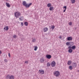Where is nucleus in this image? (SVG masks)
Returning a JSON list of instances; mask_svg holds the SVG:
<instances>
[{
    "mask_svg": "<svg viewBox=\"0 0 79 79\" xmlns=\"http://www.w3.org/2000/svg\"><path fill=\"white\" fill-rule=\"evenodd\" d=\"M15 16L16 18H18L19 16H21V13L20 12H17L15 14Z\"/></svg>",
    "mask_w": 79,
    "mask_h": 79,
    "instance_id": "obj_1",
    "label": "nucleus"
},
{
    "mask_svg": "<svg viewBox=\"0 0 79 79\" xmlns=\"http://www.w3.org/2000/svg\"><path fill=\"white\" fill-rule=\"evenodd\" d=\"M60 74V72L58 71H56L54 73V75L56 77L59 76Z\"/></svg>",
    "mask_w": 79,
    "mask_h": 79,
    "instance_id": "obj_2",
    "label": "nucleus"
},
{
    "mask_svg": "<svg viewBox=\"0 0 79 79\" xmlns=\"http://www.w3.org/2000/svg\"><path fill=\"white\" fill-rule=\"evenodd\" d=\"M51 64L52 67H55L56 65V62L55 61H53Z\"/></svg>",
    "mask_w": 79,
    "mask_h": 79,
    "instance_id": "obj_3",
    "label": "nucleus"
},
{
    "mask_svg": "<svg viewBox=\"0 0 79 79\" xmlns=\"http://www.w3.org/2000/svg\"><path fill=\"white\" fill-rule=\"evenodd\" d=\"M46 56V57L48 59H50V58H52V56H51V55L49 54H47Z\"/></svg>",
    "mask_w": 79,
    "mask_h": 79,
    "instance_id": "obj_4",
    "label": "nucleus"
},
{
    "mask_svg": "<svg viewBox=\"0 0 79 79\" xmlns=\"http://www.w3.org/2000/svg\"><path fill=\"white\" fill-rule=\"evenodd\" d=\"M23 5L24 6H26V8H27V4L26 3V2L25 1L23 2Z\"/></svg>",
    "mask_w": 79,
    "mask_h": 79,
    "instance_id": "obj_5",
    "label": "nucleus"
},
{
    "mask_svg": "<svg viewBox=\"0 0 79 79\" xmlns=\"http://www.w3.org/2000/svg\"><path fill=\"white\" fill-rule=\"evenodd\" d=\"M39 71L41 74H44V70H40Z\"/></svg>",
    "mask_w": 79,
    "mask_h": 79,
    "instance_id": "obj_6",
    "label": "nucleus"
},
{
    "mask_svg": "<svg viewBox=\"0 0 79 79\" xmlns=\"http://www.w3.org/2000/svg\"><path fill=\"white\" fill-rule=\"evenodd\" d=\"M67 40L69 41H71V40H73V38L71 37H68L67 38Z\"/></svg>",
    "mask_w": 79,
    "mask_h": 79,
    "instance_id": "obj_7",
    "label": "nucleus"
},
{
    "mask_svg": "<svg viewBox=\"0 0 79 79\" xmlns=\"http://www.w3.org/2000/svg\"><path fill=\"white\" fill-rule=\"evenodd\" d=\"M6 4L7 6L8 7L10 8V7L11 6H10V4H9V3H7V2H6Z\"/></svg>",
    "mask_w": 79,
    "mask_h": 79,
    "instance_id": "obj_8",
    "label": "nucleus"
},
{
    "mask_svg": "<svg viewBox=\"0 0 79 79\" xmlns=\"http://www.w3.org/2000/svg\"><path fill=\"white\" fill-rule=\"evenodd\" d=\"M45 60L44 59H43V58H42L40 60V62L41 63H44V61Z\"/></svg>",
    "mask_w": 79,
    "mask_h": 79,
    "instance_id": "obj_9",
    "label": "nucleus"
},
{
    "mask_svg": "<svg viewBox=\"0 0 79 79\" xmlns=\"http://www.w3.org/2000/svg\"><path fill=\"white\" fill-rule=\"evenodd\" d=\"M49 10L50 11H52L53 10V6H51L49 8Z\"/></svg>",
    "mask_w": 79,
    "mask_h": 79,
    "instance_id": "obj_10",
    "label": "nucleus"
},
{
    "mask_svg": "<svg viewBox=\"0 0 79 79\" xmlns=\"http://www.w3.org/2000/svg\"><path fill=\"white\" fill-rule=\"evenodd\" d=\"M44 31L45 32H47V31H48V28L47 27H44Z\"/></svg>",
    "mask_w": 79,
    "mask_h": 79,
    "instance_id": "obj_11",
    "label": "nucleus"
},
{
    "mask_svg": "<svg viewBox=\"0 0 79 79\" xmlns=\"http://www.w3.org/2000/svg\"><path fill=\"white\" fill-rule=\"evenodd\" d=\"M15 79V77H14V76L13 75H11L10 76V79Z\"/></svg>",
    "mask_w": 79,
    "mask_h": 79,
    "instance_id": "obj_12",
    "label": "nucleus"
},
{
    "mask_svg": "<svg viewBox=\"0 0 79 79\" xmlns=\"http://www.w3.org/2000/svg\"><path fill=\"white\" fill-rule=\"evenodd\" d=\"M72 61H68L67 64L68 65H70L71 64Z\"/></svg>",
    "mask_w": 79,
    "mask_h": 79,
    "instance_id": "obj_13",
    "label": "nucleus"
},
{
    "mask_svg": "<svg viewBox=\"0 0 79 79\" xmlns=\"http://www.w3.org/2000/svg\"><path fill=\"white\" fill-rule=\"evenodd\" d=\"M70 44H71V42H67L66 43V44L67 45H68V46Z\"/></svg>",
    "mask_w": 79,
    "mask_h": 79,
    "instance_id": "obj_14",
    "label": "nucleus"
},
{
    "mask_svg": "<svg viewBox=\"0 0 79 79\" xmlns=\"http://www.w3.org/2000/svg\"><path fill=\"white\" fill-rule=\"evenodd\" d=\"M51 6H52V5L51 4V3H48L47 5V6L48 8H49V7H51Z\"/></svg>",
    "mask_w": 79,
    "mask_h": 79,
    "instance_id": "obj_15",
    "label": "nucleus"
},
{
    "mask_svg": "<svg viewBox=\"0 0 79 79\" xmlns=\"http://www.w3.org/2000/svg\"><path fill=\"white\" fill-rule=\"evenodd\" d=\"M72 49L73 50H75V49H76V46H73L72 47Z\"/></svg>",
    "mask_w": 79,
    "mask_h": 79,
    "instance_id": "obj_16",
    "label": "nucleus"
},
{
    "mask_svg": "<svg viewBox=\"0 0 79 79\" xmlns=\"http://www.w3.org/2000/svg\"><path fill=\"white\" fill-rule=\"evenodd\" d=\"M68 52L69 53H72V52H73V50L71 49H70L69 50Z\"/></svg>",
    "mask_w": 79,
    "mask_h": 79,
    "instance_id": "obj_17",
    "label": "nucleus"
},
{
    "mask_svg": "<svg viewBox=\"0 0 79 79\" xmlns=\"http://www.w3.org/2000/svg\"><path fill=\"white\" fill-rule=\"evenodd\" d=\"M6 79H10V76L9 75H7L6 77Z\"/></svg>",
    "mask_w": 79,
    "mask_h": 79,
    "instance_id": "obj_18",
    "label": "nucleus"
},
{
    "mask_svg": "<svg viewBox=\"0 0 79 79\" xmlns=\"http://www.w3.org/2000/svg\"><path fill=\"white\" fill-rule=\"evenodd\" d=\"M24 24H25L26 26H27L28 25V23L27 22H25L24 23Z\"/></svg>",
    "mask_w": 79,
    "mask_h": 79,
    "instance_id": "obj_19",
    "label": "nucleus"
},
{
    "mask_svg": "<svg viewBox=\"0 0 79 79\" xmlns=\"http://www.w3.org/2000/svg\"><path fill=\"white\" fill-rule=\"evenodd\" d=\"M37 48H38L37 47L35 46V48L34 50H35V51H36V50H37Z\"/></svg>",
    "mask_w": 79,
    "mask_h": 79,
    "instance_id": "obj_20",
    "label": "nucleus"
},
{
    "mask_svg": "<svg viewBox=\"0 0 79 79\" xmlns=\"http://www.w3.org/2000/svg\"><path fill=\"white\" fill-rule=\"evenodd\" d=\"M36 40V39L35 38H33L32 39V42H35Z\"/></svg>",
    "mask_w": 79,
    "mask_h": 79,
    "instance_id": "obj_21",
    "label": "nucleus"
},
{
    "mask_svg": "<svg viewBox=\"0 0 79 79\" xmlns=\"http://www.w3.org/2000/svg\"><path fill=\"white\" fill-rule=\"evenodd\" d=\"M32 5V3H30L29 4H27V8H29V6H30V5Z\"/></svg>",
    "mask_w": 79,
    "mask_h": 79,
    "instance_id": "obj_22",
    "label": "nucleus"
},
{
    "mask_svg": "<svg viewBox=\"0 0 79 79\" xmlns=\"http://www.w3.org/2000/svg\"><path fill=\"white\" fill-rule=\"evenodd\" d=\"M72 3H75V0H71Z\"/></svg>",
    "mask_w": 79,
    "mask_h": 79,
    "instance_id": "obj_23",
    "label": "nucleus"
},
{
    "mask_svg": "<svg viewBox=\"0 0 79 79\" xmlns=\"http://www.w3.org/2000/svg\"><path fill=\"white\" fill-rule=\"evenodd\" d=\"M51 28H52V30H53V29H55V26L54 25L52 26H51Z\"/></svg>",
    "mask_w": 79,
    "mask_h": 79,
    "instance_id": "obj_24",
    "label": "nucleus"
},
{
    "mask_svg": "<svg viewBox=\"0 0 79 79\" xmlns=\"http://www.w3.org/2000/svg\"><path fill=\"white\" fill-rule=\"evenodd\" d=\"M69 69H70V70H72V69H73V67H72V66H69Z\"/></svg>",
    "mask_w": 79,
    "mask_h": 79,
    "instance_id": "obj_25",
    "label": "nucleus"
},
{
    "mask_svg": "<svg viewBox=\"0 0 79 79\" xmlns=\"http://www.w3.org/2000/svg\"><path fill=\"white\" fill-rule=\"evenodd\" d=\"M6 29L5 30V31H8L9 28H8V26H6Z\"/></svg>",
    "mask_w": 79,
    "mask_h": 79,
    "instance_id": "obj_26",
    "label": "nucleus"
},
{
    "mask_svg": "<svg viewBox=\"0 0 79 79\" xmlns=\"http://www.w3.org/2000/svg\"><path fill=\"white\" fill-rule=\"evenodd\" d=\"M47 66H50V63L48 62L47 64Z\"/></svg>",
    "mask_w": 79,
    "mask_h": 79,
    "instance_id": "obj_27",
    "label": "nucleus"
},
{
    "mask_svg": "<svg viewBox=\"0 0 79 79\" xmlns=\"http://www.w3.org/2000/svg\"><path fill=\"white\" fill-rule=\"evenodd\" d=\"M73 65L75 66V67H76V66H77V64H76V63H75L73 64Z\"/></svg>",
    "mask_w": 79,
    "mask_h": 79,
    "instance_id": "obj_28",
    "label": "nucleus"
},
{
    "mask_svg": "<svg viewBox=\"0 0 79 79\" xmlns=\"http://www.w3.org/2000/svg\"><path fill=\"white\" fill-rule=\"evenodd\" d=\"M63 8L64 9H65L66 10V8H67V7H66V6H65Z\"/></svg>",
    "mask_w": 79,
    "mask_h": 79,
    "instance_id": "obj_29",
    "label": "nucleus"
},
{
    "mask_svg": "<svg viewBox=\"0 0 79 79\" xmlns=\"http://www.w3.org/2000/svg\"><path fill=\"white\" fill-rule=\"evenodd\" d=\"M69 49H71L72 48V47L71 46H69L68 47Z\"/></svg>",
    "mask_w": 79,
    "mask_h": 79,
    "instance_id": "obj_30",
    "label": "nucleus"
},
{
    "mask_svg": "<svg viewBox=\"0 0 79 79\" xmlns=\"http://www.w3.org/2000/svg\"><path fill=\"white\" fill-rule=\"evenodd\" d=\"M69 24L70 25V26H71V25H72V22H70L69 23Z\"/></svg>",
    "mask_w": 79,
    "mask_h": 79,
    "instance_id": "obj_31",
    "label": "nucleus"
},
{
    "mask_svg": "<svg viewBox=\"0 0 79 79\" xmlns=\"http://www.w3.org/2000/svg\"><path fill=\"white\" fill-rule=\"evenodd\" d=\"M25 63H26V64H28V61H25Z\"/></svg>",
    "mask_w": 79,
    "mask_h": 79,
    "instance_id": "obj_32",
    "label": "nucleus"
},
{
    "mask_svg": "<svg viewBox=\"0 0 79 79\" xmlns=\"http://www.w3.org/2000/svg\"><path fill=\"white\" fill-rule=\"evenodd\" d=\"M19 20H20V21H23V19H22L21 18H19Z\"/></svg>",
    "mask_w": 79,
    "mask_h": 79,
    "instance_id": "obj_33",
    "label": "nucleus"
},
{
    "mask_svg": "<svg viewBox=\"0 0 79 79\" xmlns=\"http://www.w3.org/2000/svg\"><path fill=\"white\" fill-rule=\"evenodd\" d=\"M13 38H15H15H16V35H14L13 36Z\"/></svg>",
    "mask_w": 79,
    "mask_h": 79,
    "instance_id": "obj_34",
    "label": "nucleus"
},
{
    "mask_svg": "<svg viewBox=\"0 0 79 79\" xmlns=\"http://www.w3.org/2000/svg\"><path fill=\"white\" fill-rule=\"evenodd\" d=\"M71 44H72V45H73V44H74V42H71Z\"/></svg>",
    "mask_w": 79,
    "mask_h": 79,
    "instance_id": "obj_35",
    "label": "nucleus"
},
{
    "mask_svg": "<svg viewBox=\"0 0 79 79\" xmlns=\"http://www.w3.org/2000/svg\"><path fill=\"white\" fill-rule=\"evenodd\" d=\"M8 56H9V57H11V55H10V54L9 53L8 54Z\"/></svg>",
    "mask_w": 79,
    "mask_h": 79,
    "instance_id": "obj_36",
    "label": "nucleus"
},
{
    "mask_svg": "<svg viewBox=\"0 0 79 79\" xmlns=\"http://www.w3.org/2000/svg\"><path fill=\"white\" fill-rule=\"evenodd\" d=\"M59 39H61V38H62V37H61V36H60L59 37Z\"/></svg>",
    "mask_w": 79,
    "mask_h": 79,
    "instance_id": "obj_37",
    "label": "nucleus"
},
{
    "mask_svg": "<svg viewBox=\"0 0 79 79\" xmlns=\"http://www.w3.org/2000/svg\"><path fill=\"white\" fill-rule=\"evenodd\" d=\"M21 26H23V22H22L21 23Z\"/></svg>",
    "mask_w": 79,
    "mask_h": 79,
    "instance_id": "obj_38",
    "label": "nucleus"
},
{
    "mask_svg": "<svg viewBox=\"0 0 79 79\" xmlns=\"http://www.w3.org/2000/svg\"><path fill=\"white\" fill-rule=\"evenodd\" d=\"M24 17L23 16H22L21 17H20V18H21L22 19H23V18Z\"/></svg>",
    "mask_w": 79,
    "mask_h": 79,
    "instance_id": "obj_39",
    "label": "nucleus"
},
{
    "mask_svg": "<svg viewBox=\"0 0 79 79\" xmlns=\"http://www.w3.org/2000/svg\"><path fill=\"white\" fill-rule=\"evenodd\" d=\"M66 9H64V11H63V12H65V11H66Z\"/></svg>",
    "mask_w": 79,
    "mask_h": 79,
    "instance_id": "obj_40",
    "label": "nucleus"
},
{
    "mask_svg": "<svg viewBox=\"0 0 79 79\" xmlns=\"http://www.w3.org/2000/svg\"><path fill=\"white\" fill-rule=\"evenodd\" d=\"M2 54V51L0 50V55H1Z\"/></svg>",
    "mask_w": 79,
    "mask_h": 79,
    "instance_id": "obj_41",
    "label": "nucleus"
},
{
    "mask_svg": "<svg viewBox=\"0 0 79 79\" xmlns=\"http://www.w3.org/2000/svg\"><path fill=\"white\" fill-rule=\"evenodd\" d=\"M6 62V61H7V60H4Z\"/></svg>",
    "mask_w": 79,
    "mask_h": 79,
    "instance_id": "obj_42",
    "label": "nucleus"
},
{
    "mask_svg": "<svg viewBox=\"0 0 79 79\" xmlns=\"http://www.w3.org/2000/svg\"><path fill=\"white\" fill-rule=\"evenodd\" d=\"M6 27H5H5L4 28V29H6Z\"/></svg>",
    "mask_w": 79,
    "mask_h": 79,
    "instance_id": "obj_43",
    "label": "nucleus"
},
{
    "mask_svg": "<svg viewBox=\"0 0 79 79\" xmlns=\"http://www.w3.org/2000/svg\"><path fill=\"white\" fill-rule=\"evenodd\" d=\"M9 0H6V2H8Z\"/></svg>",
    "mask_w": 79,
    "mask_h": 79,
    "instance_id": "obj_44",
    "label": "nucleus"
}]
</instances>
